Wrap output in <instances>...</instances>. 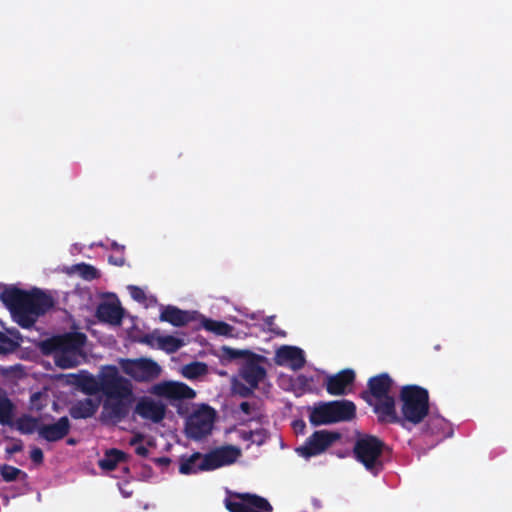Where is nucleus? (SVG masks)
I'll return each instance as SVG.
<instances>
[{"mask_svg": "<svg viewBox=\"0 0 512 512\" xmlns=\"http://www.w3.org/2000/svg\"><path fill=\"white\" fill-rule=\"evenodd\" d=\"M15 406L8 397H0V424L13 426Z\"/></svg>", "mask_w": 512, "mask_h": 512, "instance_id": "cd10ccee", "label": "nucleus"}, {"mask_svg": "<svg viewBox=\"0 0 512 512\" xmlns=\"http://www.w3.org/2000/svg\"><path fill=\"white\" fill-rule=\"evenodd\" d=\"M128 290L130 292L131 297L135 301L139 303H144L146 301V294L142 288L135 285H130L128 286Z\"/></svg>", "mask_w": 512, "mask_h": 512, "instance_id": "72a5a7b5", "label": "nucleus"}, {"mask_svg": "<svg viewBox=\"0 0 512 512\" xmlns=\"http://www.w3.org/2000/svg\"><path fill=\"white\" fill-rule=\"evenodd\" d=\"M127 454L119 449L112 448L105 452L104 457L99 460V467L105 471H113L120 462L126 461Z\"/></svg>", "mask_w": 512, "mask_h": 512, "instance_id": "5701e85b", "label": "nucleus"}, {"mask_svg": "<svg viewBox=\"0 0 512 512\" xmlns=\"http://www.w3.org/2000/svg\"><path fill=\"white\" fill-rule=\"evenodd\" d=\"M123 494H124L125 497L131 496V493H128V491L123 492Z\"/></svg>", "mask_w": 512, "mask_h": 512, "instance_id": "09e8293b", "label": "nucleus"}, {"mask_svg": "<svg viewBox=\"0 0 512 512\" xmlns=\"http://www.w3.org/2000/svg\"><path fill=\"white\" fill-rule=\"evenodd\" d=\"M111 249H113V250H115V251H117L119 253H124L125 246L118 244L116 241H113L111 243Z\"/></svg>", "mask_w": 512, "mask_h": 512, "instance_id": "a18cd8bd", "label": "nucleus"}, {"mask_svg": "<svg viewBox=\"0 0 512 512\" xmlns=\"http://www.w3.org/2000/svg\"><path fill=\"white\" fill-rule=\"evenodd\" d=\"M0 473L5 482L15 481L21 474L26 476L25 472L8 464H4L0 467Z\"/></svg>", "mask_w": 512, "mask_h": 512, "instance_id": "7c9ffc66", "label": "nucleus"}, {"mask_svg": "<svg viewBox=\"0 0 512 512\" xmlns=\"http://www.w3.org/2000/svg\"><path fill=\"white\" fill-rule=\"evenodd\" d=\"M202 326L205 330L220 336H229L233 331V327L230 324L208 318L202 320Z\"/></svg>", "mask_w": 512, "mask_h": 512, "instance_id": "a878e982", "label": "nucleus"}, {"mask_svg": "<svg viewBox=\"0 0 512 512\" xmlns=\"http://www.w3.org/2000/svg\"><path fill=\"white\" fill-rule=\"evenodd\" d=\"M249 436L245 437V439H251L253 442H256L255 439H253L254 436H262V431L258 430V431H250L249 433Z\"/></svg>", "mask_w": 512, "mask_h": 512, "instance_id": "49530a36", "label": "nucleus"}, {"mask_svg": "<svg viewBox=\"0 0 512 512\" xmlns=\"http://www.w3.org/2000/svg\"><path fill=\"white\" fill-rule=\"evenodd\" d=\"M207 373V365L203 362H192L183 367V375L187 379H196Z\"/></svg>", "mask_w": 512, "mask_h": 512, "instance_id": "c756f323", "label": "nucleus"}, {"mask_svg": "<svg viewBox=\"0 0 512 512\" xmlns=\"http://www.w3.org/2000/svg\"><path fill=\"white\" fill-rule=\"evenodd\" d=\"M71 429L68 417L63 416L53 424H43L38 428V434L48 442H57L65 438Z\"/></svg>", "mask_w": 512, "mask_h": 512, "instance_id": "dca6fc26", "label": "nucleus"}, {"mask_svg": "<svg viewBox=\"0 0 512 512\" xmlns=\"http://www.w3.org/2000/svg\"><path fill=\"white\" fill-rule=\"evenodd\" d=\"M393 383L394 381L388 373L373 376L367 382V390L361 392V398L368 405H373L374 400L391 396L389 393Z\"/></svg>", "mask_w": 512, "mask_h": 512, "instance_id": "f8f14e48", "label": "nucleus"}, {"mask_svg": "<svg viewBox=\"0 0 512 512\" xmlns=\"http://www.w3.org/2000/svg\"><path fill=\"white\" fill-rule=\"evenodd\" d=\"M159 389L161 395L174 400L193 399L196 396L194 389L179 382L165 383Z\"/></svg>", "mask_w": 512, "mask_h": 512, "instance_id": "aec40b11", "label": "nucleus"}, {"mask_svg": "<svg viewBox=\"0 0 512 512\" xmlns=\"http://www.w3.org/2000/svg\"><path fill=\"white\" fill-rule=\"evenodd\" d=\"M76 443H77V441L74 438H69L67 440V444L68 445H75Z\"/></svg>", "mask_w": 512, "mask_h": 512, "instance_id": "de8ad7c7", "label": "nucleus"}, {"mask_svg": "<svg viewBox=\"0 0 512 512\" xmlns=\"http://www.w3.org/2000/svg\"><path fill=\"white\" fill-rule=\"evenodd\" d=\"M153 462L156 465H158L159 467L167 468L171 464L172 461L169 457L163 456V457L154 458Z\"/></svg>", "mask_w": 512, "mask_h": 512, "instance_id": "4c0bfd02", "label": "nucleus"}, {"mask_svg": "<svg viewBox=\"0 0 512 512\" xmlns=\"http://www.w3.org/2000/svg\"><path fill=\"white\" fill-rule=\"evenodd\" d=\"M0 300L11 312L17 324L25 329L35 325L38 318L53 306V298L38 288L30 291L8 286L0 294Z\"/></svg>", "mask_w": 512, "mask_h": 512, "instance_id": "f03ea898", "label": "nucleus"}, {"mask_svg": "<svg viewBox=\"0 0 512 512\" xmlns=\"http://www.w3.org/2000/svg\"><path fill=\"white\" fill-rule=\"evenodd\" d=\"M239 408L244 414H246V415L251 414V405L249 402L244 401V402L240 403Z\"/></svg>", "mask_w": 512, "mask_h": 512, "instance_id": "37998d69", "label": "nucleus"}, {"mask_svg": "<svg viewBox=\"0 0 512 512\" xmlns=\"http://www.w3.org/2000/svg\"><path fill=\"white\" fill-rule=\"evenodd\" d=\"M96 316L101 322L111 325H121L124 317V309L119 303L102 302L96 309Z\"/></svg>", "mask_w": 512, "mask_h": 512, "instance_id": "6ab92c4d", "label": "nucleus"}, {"mask_svg": "<svg viewBox=\"0 0 512 512\" xmlns=\"http://www.w3.org/2000/svg\"><path fill=\"white\" fill-rule=\"evenodd\" d=\"M99 404V401L91 398L78 400L69 408V414L73 419L91 418L97 412Z\"/></svg>", "mask_w": 512, "mask_h": 512, "instance_id": "412c9836", "label": "nucleus"}, {"mask_svg": "<svg viewBox=\"0 0 512 512\" xmlns=\"http://www.w3.org/2000/svg\"><path fill=\"white\" fill-rule=\"evenodd\" d=\"M355 377V372L352 369H343L334 375L327 376L326 391L334 396L345 395L349 391L348 388L353 385Z\"/></svg>", "mask_w": 512, "mask_h": 512, "instance_id": "ddd939ff", "label": "nucleus"}, {"mask_svg": "<svg viewBox=\"0 0 512 512\" xmlns=\"http://www.w3.org/2000/svg\"><path fill=\"white\" fill-rule=\"evenodd\" d=\"M196 312L181 310L176 306L168 305L160 313V320L168 322L175 327H183L195 319Z\"/></svg>", "mask_w": 512, "mask_h": 512, "instance_id": "a211bd4d", "label": "nucleus"}, {"mask_svg": "<svg viewBox=\"0 0 512 512\" xmlns=\"http://www.w3.org/2000/svg\"><path fill=\"white\" fill-rule=\"evenodd\" d=\"M109 263L121 267L125 264L124 253H119V255H111L108 258Z\"/></svg>", "mask_w": 512, "mask_h": 512, "instance_id": "c9c22d12", "label": "nucleus"}, {"mask_svg": "<svg viewBox=\"0 0 512 512\" xmlns=\"http://www.w3.org/2000/svg\"><path fill=\"white\" fill-rule=\"evenodd\" d=\"M86 340L87 337L82 332H69L43 340L40 348L45 355L54 354V361L58 367L74 368L79 364Z\"/></svg>", "mask_w": 512, "mask_h": 512, "instance_id": "7ed1b4c3", "label": "nucleus"}, {"mask_svg": "<svg viewBox=\"0 0 512 512\" xmlns=\"http://www.w3.org/2000/svg\"><path fill=\"white\" fill-rule=\"evenodd\" d=\"M42 397L41 392H35L30 396V404L32 407L36 408V410L40 411L43 408V405H38L37 401Z\"/></svg>", "mask_w": 512, "mask_h": 512, "instance_id": "e433bc0d", "label": "nucleus"}, {"mask_svg": "<svg viewBox=\"0 0 512 512\" xmlns=\"http://www.w3.org/2000/svg\"><path fill=\"white\" fill-rule=\"evenodd\" d=\"M143 439H144V436H143L142 434H140V433H139V434H136L134 437H132V438L130 439L129 444H130L131 446H134V445H136L137 443L142 442V441H143Z\"/></svg>", "mask_w": 512, "mask_h": 512, "instance_id": "c03bdc74", "label": "nucleus"}, {"mask_svg": "<svg viewBox=\"0 0 512 512\" xmlns=\"http://www.w3.org/2000/svg\"><path fill=\"white\" fill-rule=\"evenodd\" d=\"M293 428L296 432L303 433L306 428V424L303 420H295L293 422Z\"/></svg>", "mask_w": 512, "mask_h": 512, "instance_id": "ea45409f", "label": "nucleus"}, {"mask_svg": "<svg viewBox=\"0 0 512 512\" xmlns=\"http://www.w3.org/2000/svg\"><path fill=\"white\" fill-rule=\"evenodd\" d=\"M401 403V427L407 428V424L414 426L422 423L428 417L430 411L429 392L418 385H405L399 393Z\"/></svg>", "mask_w": 512, "mask_h": 512, "instance_id": "20e7f679", "label": "nucleus"}, {"mask_svg": "<svg viewBox=\"0 0 512 512\" xmlns=\"http://www.w3.org/2000/svg\"><path fill=\"white\" fill-rule=\"evenodd\" d=\"M121 368L136 382L153 381L161 373L159 364L150 358L124 359L121 361Z\"/></svg>", "mask_w": 512, "mask_h": 512, "instance_id": "6e6552de", "label": "nucleus"}, {"mask_svg": "<svg viewBox=\"0 0 512 512\" xmlns=\"http://www.w3.org/2000/svg\"><path fill=\"white\" fill-rule=\"evenodd\" d=\"M262 356L255 354L243 365L241 369V377L251 388H257L259 383L266 377V369L259 364Z\"/></svg>", "mask_w": 512, "mask_h": 512, "instance_id": "f3484780", "label": "nucleus"}, {"mask_svg": "<svg viewBox=\"0 0 512 512\" xmlns=\"http://www.w3.org/2000/svg\"><path fill=\"white\" fill-rule=\"evenodd\" d=\"M309 422L312 426L348 422L356 417V405L350 400H334L318 402L308 407Z\"/></svg>", "mask_w": 512, "mask_h": 512, "instance_id": "39448f33", "label": "nucleus"}, {"mask_svg": "<svg viewBox=\"0 0 512 512\" xmlns=\"http://www.w3.org/2000/svg\"><path fill=\"white\" fill-rule=\"evenodd\" d=\"M30 458L33 463L37 465L42 464L44 460L43 451L39 447H34L30 452Z\"/></svg>", "mask_w": 512, "mask_h": 512, "instance_id": "f704fd0d", "label": "nucleus"}, {"mask_svg": "<svg viewBox=\"0 0 512 512\" xmlns=\"http://www.w3.org/2000/svg\"><path fill=\"white\" fill-rule=\"evenodd\" d=\"M203 457L204 455L200 452H194L190 456L182 455L179 459V472L183 475H190L206 471L200 468Z\"/></svg>", "mask_w": 512, "mask_h": 512, "instance_id": "4be33fe9", "label": "nucleus"}, {"mask_svg": "<svg viewBox=\"0 0 512 512\" xmlns=\"http://www.w3.org/2000/svg\"><path fill=\"white\" fill-rule=\"evenodd\" d=\"M385 447V443L378 437L364 435L356 440L353 453L367 471L377 476L383 470L381 455Z\"/></svg>", "mask_w": 512, "mask_h": 512, "instance_id": "423d86ee", "label": "nucleus"}, {"mask_svg": "<svg viewBox=\"0 0 512 512\" xmlns=\"http://www.w3.org/2000/svg\"><path fill=\"white\" fill-rule=\"evenodd\" d=\"M253 389L254 388H251V386L249 387H245L243 386L240 390H239V394L242 396V397H249L253 394Z\"/></svg>", "mask_w": 512, "mask_h": 512, "instance_id": "79ce46f5", "label": "nucleus"}, {"mask_svg": "<svg viewBox=\"0 0 512 512\" xmlns=\"http://www.w3.org/2000/svg\"><path fill=\"white\" fill-rule=\"evenodd\" d=\"M19 343L3 332H0V354H7L13 352Z\"/></svg>", "mask_w": 512, "mask_h": 512, "instance_id": "2f4dec72", "label": "nucleus"}, {"mask_svg": "<svg viewBox=\"0 0 512 512\" xmlns=\"http://www.w3.org/2000/svg\"><path fill=\"white\" fill-rule=\"evenodd\" d=\"M278 356L284 360L291 361L294 369H301L305 364L302 349L295 346H283L278 351Z\"/></svg>", "mask_w": 512, "mask_h": 512, "instance_id": "b1692460", "label": "nucleus"}, {"mask_svg": "<svg viewBox=\"0 0 512 512\" xmlns=\"http://www.w3.org/2000/svg\"><path fill=\"white\" fill-rule=\"evenodd\" d=\"M77 269L79 271V274L85 279V280H94L99 277L98 270L89 264L81 263L77 265Z\"/></svg>", "mask_w": 512, "mask_h": 512, "instance_id": "473e14b6", "label": "nucleus"}, {"mask_svg": "<svg viewBox=\"0 0 512 512\" xmlns=\"http://www.w3.org/2000/svg\"><path fill=\"white\" fill-rule=\"evenodd\" d=\"M80 386L87 395L102 393L105 396L103 412L112 421L121 422L129 415L134 402L133 385L115 366H109L99 379L92 375L83 377Z\"/></svg>", "mask_w": 512, "mask_h": 512, "instance_id": "f257e3e1", "label": "nucleus"}, {"mask_svg": "<svg viewBox=\"0 0 512 512\" xmlns=\"http://www.w3.org/2000/svg\"><path fill=\"white\" fill-rule=\"evenodd\" d=\"M22 449H23L22 441L17 440V442L13 446H11L10 448H7V452L10 454H14V453H18V452L22 451Z\"/></svg>", "mask_w": 512, "mask_h": 512, "instance_id": "58836bf2", "label": "nucleus"}, {"mask_svg": "<svg viewBox=\"0 0 512 512\" xmlns=\"http://www.w3.org/2000/svg\"><path fill=\"white\" fill-rule=\"evenodd\" d=\"M13 425L16 429L25 435L33 434L35 431H38L39 419L35 418L28 414H23L13 422Z\"/></svg>", "mask_w": 512, "mask_h": 512, "instance_id": "393cba45", "label": "nucleus"}, {"mask_svg": "<svg viewBox=\"0 0 512 512\" xmlns=\"http://www.w3.org/2000/svg\"><path fill=\"white\" fill-rule=\"evenodd\" d=\"M341 438L336 431L318 430L312 433L304 444L296 448L298 455L309 459L326 451L333 443Z\"/></svg>", "mask_w": 512, "mask_h": 512, "instance_id": "1a4fd4ad", "label": "nucleus"}, {"mask_svg": "<svg viewBox=\"0 0 512 512\" xmlns=\"http://www.w3.org/2000/svg\"><path fill=\"white\" fill-rule=\"evenodd\" d=\"M272 319H273L272 317H271V318H269V320L267 321V324H269V325H270V324L272 323Z\"/></svg>", "mask_w": 512, "mask_h": 512, "instance_id": "3c124183", "label": "nucleus"}, {"mask_svg": "<svg viewBox=\"0 0 512 512\" xmlns=\"http://www.w3.org/2000/svg\"><path fill=\"white\" fill-rule=\"evenodd\" d=\"M374 413L381 424H398L401 426V417L396 411V402L393 396L380 398L373 401Z\"/></svg>", "mask_w": 512, "mask_h": 512, "instance_id": "4468645a", "label": "nucleus"}, {"mask_svg": "<svg viewBox=\"0 0 512 512\" xmlns=\"http://www.w3.org/2000/svg\"><path fill=\"white\" fill-rule=\"evenodd\" d=\"M234 497L241 501L225 500V507L229 512H272L273 507L269 501L256 494L235 493Z\"/></svg>", "mask_w": 512, "mask_h": 512, "instance_id": "9d476101", "label": "nucleus"}, {"mask_svg": "<svg viewBox=\"0 0 512 512\" xmlns=\"http://www.w3.org/2000/svg\"><path fill=\"white\" fill-rule=\"evenodd\" d=\"M240 456L241 450L236 446L224 445L217 447L204 455L200 468L212 471L235 463Z\"/></svg>", "mask_w": 512, "mask_h": 512, "instance_id": "9b49d317", "label": "nucleus"}, {"mask_svg": "<svg viewBox=\"0 0 512 512\" xmlns=\"http://www.w3.org/2000/svg\"><path fill=\"white\" fill-rule=\"evenodd\" d=\"M216 412L209 405L203 404L186 420L185 434L187 438L199 441L211 434Z\"/></svg>", "mask_w": 512, "mask_h": 512, "instance_id": "0eeeda50", "label": "nucleus"}, {"mask_svg": "<svg viewBox=\"0 0 512 512\" xmlns=\"http://www.w3.org/2000/svg\"><path fill=\"white\" fill-rule=\"evenodd\" d=\"M134 412L141 418L150 420L154 423L161 422L166 413V406L150 397H142L138 400Z\"/></svg>", "mask_w": 512, "mask_h": 512, "instance_id": "2eb2a0df", "label": "nucleus"}, {"mask_svg": "<svg viewBox=\"0 0 512 512\" xmlns=\"http://www.w3.org/2000/svg\"><path fill=\"white\" fill-rule=\"evenodd\" d=\"M123 494H124L125 497L131 496V493H128V491L123 492Z\"/></svg>", "mask_w": 512, "mask_h": 512, "instance_id": "8fccbe9b", "label": "nucleus"}, {"mask_svg": "<svg viewBox=\"0 0 512 512\" xmlns=\"http://www.w3.org/2000/svg\"><path fill=\"white\" fill-rule=\"evenodd\" d=\"M221 356L225 360L233 361L237 359L249 360L251 357H255V354L249 350H241L229 346H223L221 348Z\"/></svg>", "mask_w": 512, "mask_h": 512, "instance_id": "c85d7f7f", "label": "nucleus"}, {"mask_svg": "<svg viewBox=\"0 0 512 512\" xmlns=\"http://www.w3.org/2000/svg\"><path fill=\"white\" fill-rule=\"evenodd\" d=\"M135 453L138 455V456H141V457H147L148 454H149V450L147 447H145L144 445H138L136 448H135Z\"/></svg>", "mask_w": 512, "mask_h": 512, "instance_id": "a19ab883", "label": "nucleus"}, {"mask_svg": "<svg viewBox=\"0 0 512 512\" xmlns=\"http://www.w3.org/2000/svg\"><path fill=\"white\" fill-rule=\"evenodd\" d=\"M158 347L167 353H175L184 346V341L172 335L159 336Z\"/></svg>", "mask_w": 512, "mask_h": 512, "instance_id": "bb28decb", "label": "nucleus"}]
</instances>
